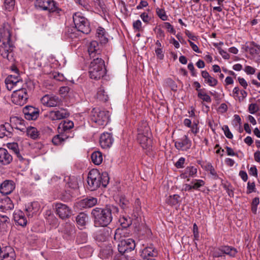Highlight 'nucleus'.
<instances>
[{"mask_svg":"<svg viewBox=\"0 0 260 260\" xmlns=\"http://www.w3.org/2000/svg\"><path fill=\"white\" fill-rule=\"evenodd\" d=\"M119 212L117 207L107 205L104 207H95L91 211V217L95 227H106L112 222L113 216Z\"/></svg>","mask_w":260,"mask_h":260,"instance_id":"obj_1","label":"nucleus"},{"mask_svg":"<svg viewBox=\"0 0 260 260\" xmlns=\"http://www.w3.org/2000/svg\"><path fill=\"white\" fill-rule=\"evenodd\" d=\"M109 181V177L107 172L101 173L97 169H92L89 171L87 179V188L90 191L96 190L102 185L105 187Z\"/></svg>","mask_w":260,"mask_h":260,"instance_id":"obj_2","label":"nucleus"},{"mask_svg":"<svg viewBox=\"0 0 260 260\" xmlns=\"http://www.w3.org/2000/svg\"><path fill=\"white\" fill-rule=\"evenodd\" d=\"M151 134L150 128L146 121L139 123L137 128V141L143 149L146 152L152 150Z\"/></svg>","mask_w":260,"mask_h":260,"instance_id":"obj_3","label":"nucleus"},{"mask_svg":"<svg viewBox=\"0 0 260 260\" xmlns=\"http://www.w3.org/2000/svg\"><path fill=\"white\" fill-rule=\"evenodd\" d=\"M50 183L54 186H56L57 187L58 186L60 189L64 187L63 190L67 192H68L69 194L71 193L70 190H69V188L76 189L78 188L77 179L74 176H67L63 179L57 176H54L51 178Z\"/></svg>","mask_w":260,"mask_h":260,"instance_id":"obj_4","label":"nucleus"},{"mask_svg":"<svg viewBox=\"0 0 260 260\" xmlns=\"http://www.w3.org/2000/svg\"><path fill=\"white\" fill-rule=\"evenodd\" d=\"M88 73L90 78L94 80L103 77L106 73L104 60L100 57L94 58L90 64Z\"/></svg>","mask_w":260,"mask_h":260,"instance_id":"obj_5","label":"nucleus"},{"mask_svg":"<svg viewBox=\"0 0 260 260\" xmlns=\"http://www.w3.org/2000/svg\"><path fill=\"white\" fill-rule=\"evenodd\" d=\"M90 117L92 122L98 126H104L108 123L110 114L108 111L95 108L91 110Z\"/></svg>","mask_w":260,"mask_h":260,"instance_id":"obj_6","label":"nucleus"},{"mask_svg":"<svg viewBox=\"0 0 260 260\" xmlns=\"http://www.w3.org/2000/svg\"><path fill=\"white\" fill-rule=\"evenodd\" d=\"M35 6L37 9L49 13H56L59 14L62 11L58 3L54 0H36Z\"/></svg>","mask_w":260,"mask_h":260,"instance_id":"obj_7","label":"nucleus"},{"mask_svg":"<svg viewBox=\"0 0 260 260\" xmlns=\"http://www.w3.org/2000/svg\"><path fill=\"white\" fill-rule=\"evenodd\" d=\"M73 22L77 30L85 34L90 31V26L88 20L79 12L75 13L73 16Z\"/></svg>","mask_w":260,"mask_h":260,"instance_id":"obj_8","label":"nucleus"},{"mask_svg":"<svg viewBox=\"0 0 260 260\" xmlns=\"http://www.w3.org/2000/svg\"><path fill=\"white\" fill-rule=\"evenodd\" d=\"M26 85L15 89L12 94V102L17 105L22 106L26 103L28 99Z\"/></svg>","mask_w":260,"mask_h":260,"instance_id":"obj_9","label":"nucleus"},{"mask_svg":"<svg viewBox=\"0 0 260 260\" xmlns=\"http://www.w3.org/2000/svg\"><path fill=\"white\" fill-rule=\"evenodd\" d=\"M6 86L9 90H11L14 88L18 89L25 85L23 81L18 74L9 75L5 81Z\"/></svg>","mask_w":260,"mask_h":260,"instance_id":"obj_10","label":"nucleus"},{"mask_svg":"<svg viewBox=\"0 0 260 260\" xmlns=\"http://www.w3.org/2000/svg\"><path fill=\"white\" fill-rule=\"evenodd\" d=\"M41 103L47 107H59L61 105V99L57 95L47 94L41 99Z\"/></svg>","mask_w":260,"mask_h":260,"instance_id":"obj_11","label":"nucleus"},{"mask_svg":"<svg viewBox=\"0 0 260 260\" xmlns=\"http://www.w3.org/2000/svg\"><path fill=\"white\" fill-rule=\"evenodd\" d=\"M136 246L135 241L132 239H127L118 244V250L121 254H124L133 250Z\"/></svg>","mask_w":260,"mask_h":260,"instance_id":"obj_12","label":"nucleus"},{"mask_svg":"<svg viewBox=\"0 0 260 260\" xmlns=\"http://www.w3.org/2000/svg\"><path fill=\"white\" fill-rule=\"evenodd\" d=\"M191 141L184 135L175 142V147L178 150L186 151L191 148Z\"/></svg>","mask_w":260,"mask_h":260,"instance_id":"obj_13","label":"nucleus"},{"mask_svg":"<svg viewBox=\"0 0 260 260\" xmlns=\"http://www.w3.org/2000/svg\"><path fill=\"white\" fill-rule=\"evenodd\" d=\"M39 110L34 107L26 106L23 109L25 119L28 120H35L39 116Z\"/></svg>","mask_w":260,"mask_h":260,"instance_id":"obj_14","label":"nucleus"},{"mask_svg":"<svg viewBox=\"0 0 260 260\" xmlns=\"http://www.w3.org/2000/svg\"><path fill=\"white\" fill-rule=\"evenodd\" d=\"M56 213L61 219L68 218L71 214V209L66 205L61 203H55Z\"/></svg>","mask_w":260,"mask_h":260,"instance_id":"obj_15","label":"nucleus"},{"mask_svg":"<svg viewBox=\"0 0 260 260\" xmlns=\"http://www.w3.org/2000/svg\"><path fill=\"white\" fill-rule=\"evenodd\" d=\"M157 255V250L153 245L146 246L140 251V256L143 259L154 258Z\"/></svg>","mask_w":260,"mask_h":260,"instance_id":"obj_16","label":"nucleus"},{"mask_svg":"<svg viewBox=\"0 0 260 260\" xmlns=\"http://www.w3.org/2000/svg\"><path fill=\"white\" fill-rule=\"evenodd\" d=\"M69 113L68 111L64 109L61 108L58 110H52L50 111L47 116L49 119L54 121L57 120H60L68 117Z\"/></svg>","mask_w":260,"mask_h":260,"instance_id":"obj_17","label":"nucleus"},{"mask_svg":"<svg viewBox=\"0 0 260 260\" xmlns=\"http://www.w3.org/2000/svg\"><path fill=\"white\" fill-rule=\"evenodd\" d=\"M114 142V139L111 133H103L100 139V144L102 148L107 149L110 148Z\"/></svg>","mask_w":260,"mask_h":260,"instance_id":"obj_18","label":"nucleus"},{"mask_svg":"<svg viewBox=\"0 0 260 260\" xmlns=\"http://www.w3.org/2000/svg\"><path fill=\"white\" fill-rule=\"evenodd\" d=\"M13 219L15 224L22 227L25 226L27 223V219L23 212L21 210H15L13 213Z\"/></svg>","mask_w":260,"mask_h":260,"instance_id":"obj_19","label":"nucleus"},{"mask_svg":"<svg viewBox=\"0 0 260 260\" xmlns=\"http://www.w3.org/2000/svg\"><path fill=\"white\" fill-rule=\"evenodd\" d=\"M98 204V199L94 197H88L79 201L77 205L81 209L91 208Z\"/></svg>","mask_w":260,"mask_h":260,"instance_id":"obj_20","label":"nucleus"},{"mask_svg":"<svg viewBox=\"0 0 260 260\" xmlns=\"http://www.w3.org/2000/svg\"><path fill=\"white\" fill-rule=\"evenodd\" d=\"M249 52L253 59L258 63H260V46L254 42H251L248 47Z\"/></svg>","mask_w":260,"mask_h":260,"instance_id":"obj_21","label":"nucleus"},{"mask_svg":"<svg viewBox=\"0 0 260 260\" xmlns=\"http://www.w3.org/2000/svg\"><path fill=\"white\" fill-rule=\"evenodd\" d=\"M111 232V229H103L99 230L95 233L94 239L98 242H105L108 240Z\"/></svg>","mask_w":260,"mask_h":260,"instance_id":"obj_22","label":"nucleus"},{"mask_svg":"<svg viewBox=\"0 0 260 260\" xmlns=\"http://www.w3.org/2000/svg\"><path fill=\"white\" fill-rule=\"evenodd\" d=\"M15 185L12 180H5L0 185V192L3 194L11 193L15 189Z\"/></svg>","mask_w":260,"mask_h":260,"instance_id":"obj_23","label":"nucleus"},{"mask_svg":"<svg viewBox=\"0 0 260 260\" xmlns=\"http://www.w3.org/2000/svg\"><path fill=\"white\" fill-rule=\"evenodd\" d=\"M88 52L90 58H96L100 56L101 51L97 41H93L89 43L88 47Z\"/></svg>","mask_w":260,"mask_h":260,"instance_id":"obj_24","label":"nucleus"},{"mask_svg":"<svg viewBox=\"0 0 260 260\" xmlns=\"http://www.w3.org/2000/svg\"><path fill=\"white\" fill-rule=\"evenodd\" d=\"M40 208V204L38 202L28 203L25 206V211L27 212L28 217H32L34 215L37 214Z\"/></svg>","mask_w":260,"mask_h":260,"instance_id":"obj_25","label":"nucleus"},{"mask_svg":"<svg viewBox=\"0 0 260 260\" xmlns=\"http://www.w3.org/2000/svg\"><path fill=\"white\" fill-rule=\"evenodd\" d=\"M12 160V156L6 149L0 148V162L2 165H7L10 164Z\"/></svg>","mask_w":260,"mask_h":260,"instance_id":"obj_26","label":"nucleus"},{"mask_svg":"<svg viewBox=\"0 0 260 260\" xmlns=\"http://www.w3.org/2000/svg\"><path fill=\"white\" fill-rule=\"evenodd\" d=\"M63 237L67 239H70L75 237V228L74 224L66 223L63 230Z\"/></svg>","mask_w":260,"mask_h":260,"instance_id":"obj_27","label":"nucleus"},{"mask_svg":"<svg viewBox=\"0 0 260 260\" xmlns=\"http://www.w3.org/2000/svg\"><path fill=\"white\" fill-rule=\"evenodd\" d=\"M14 208V204L11 200L8 197H5L2 200L0 209L3 212H7Z\"/></svg>","mask_w":260,"mask_h":260,"instance_id":"obj_28","label":"nucleus"},{"mask_svg":"<svg viewBox=\"0 0 260 260\" xmlns=\"http://www.w3.org/2000/svg\"><path fill=\"white\" fill-rule=\"evenodd\" d=\"M74 127V123L72 121L66 120L61 122L58 126V129L59 133L64 134Z\"/></svg>","mask_w":260,"mask_h":260,"instance_id":"obj_29","label":"nucleus"},{"mask_svg":"<svg viewBox=\"0 0 260 260\" xmlns=\"http://www.w3.org/2000/svg\"><path fill=\"white\" fill-rule=\"evenodd\" d=\"M202 76L205 79V82L210 86H215L218 83L217 79L210 75L207 71H202Z\"/></svg>","mask_w":260,"mask_h":260,"instance_id":"obj_30","label":"nucleus"},{"mask_svg":"<svg viewBox=\"0 0 260 260\" xmlns=\"http://www.w3.org/2000/svg\"><path fill=\"white\" fill-rule=\"evenodd\" d=\"M197 174V168L193 166L187 167L184 172L181 174L182 178L185 179L189 177H194Z\"/></svg>","mask_w":260,"mask_h":260,"instance_id":"obj_31","label":"nucleus"},{"mask_svg":"<svg viewBox=\"0 0 260 260\" xmlns=\"http://www.w3.org/2000/svg\"><path fill=\"white\" fill-rule=\"evenodd\" d=\"M87 215L83 212L80 213L76 217V220L79 228L83 229L87 222Z\"/></svg>","mask_w":260,"mask_h":260,"instance_id":"obj_32","label":"nucleus"},{"mask_svg":"<svg viewBox=\"0 0 260 260\" xmlns=\"http://www.w3.org/2000/svg\"><path fill=\"white\" fill-rule=\"evenodd\" d=\"M219 250L223 253L224 254L228 255L231 257H235L238 252L237 250L235 248L228 245L219 247Z\"/></svg>","mask_w":260,"mask_h":260,"instance_id":"obj_33","label":"nucleus"},{"mask_svg":"<svg viewBox=\"0 0 260 260\" xmlns=\"http://www.w3.org/2000/svg\"><path fill=\"white\" fill-rule=\"evenodd\" d=\"M96 37L99 39L101 43L105 44L108 42L106 31L105 29L102 27H99L97 28Z\"/></svg>","mask_w":260,"mask_h":260,"instance_id":"obj_34","label":"nucleus"},{"mask_svg":"<svg viewBox=\"0 0 260 260\" xmlns=\"http://www.w3.org/2000/svg\"><path fill=\"white\" fill-rule=\"evenodd\" d=\"M125 232L122 229H117L114 232V240L116 242L121 243L122 241H125Z\"/></svg>","mask_w":260,"mask_h":260,"instance_id":"obj_35","label":"nucleus"},{"mask_svg":"<svg viewBox=\"0 0 260 260\" xmlns=\"http://www.w3.org/2000/svg\"><path fill=\"white\" fill-rule=\"evenodd\" d=\"M91 159L94 165H99L102 162L103 154L99 151H94L91 155Z\"/></svg>","mask_w":260,"mask_h":260,"instance_id":"obj_36","label":"nucleus"},{"mask_svg":"<svg viewBox=\"0 0 260 260\" xmlns=\"http://www.w3.org/2000/svg\"><path fill=\"white\" fill-rule=\"evenodd\" d=\"M66 134L60 133L54 136L52 140V143L55 145H58L62 144L63 142L68 138Z\"/></svg>","mask_w":260,"mask_h":260,"instance_id":"obj_37","label":"nucleus"},{"mask_svg":"<svg viewBox=\"0 0 260 260\" xmlns=\"http://www.w3.org/2000/svg\"><path fill=\"white\" fill-rule=\"evenodd\" d=\"M96 98L99 101L104 102L108 100V95L105 91V90L103 87H100V88H98L96 93Z\"/></svg>","mask_w":260,"mask_h":260,"instance_id":"obj_38","label":"nucleus"},{"mask_svg":"<svg viewBox=\"0 0 260 260\" xmlns=\"http://www.w3.org/2000/svg\"><path fill=\"white\" fill-rule=\"evenodd\" d=\"M180 196L178 194L170 196L166 200L167 203L170 206H176L179 204Z\"/></svg>","mask_w":260,"mask_h":260,"instance_id":"obj_39","label":"nucleus"},{"mask_svg":"<svg viewBox=\"0 0 260 260\" xmlns=\"http://www.w3.org/2000/svg\"><path fill=\"white\" fill-rule=\"evenodd\" d=\"M113 253V250L111 246L106 247L101 249L100 255L102 258H108Z\"/></svg>","mask_w":260,"mask_h":260,"instance_id":"obj_40","label":"nucleus"},{"mask_svg":"<svg viewBox=\"0 0 260 260\" xmlns=\"http://www.w3.org/2000/svg\"><path fill=\"white\" fill-rule=\"evenodd\" d=\"M8 147L10 149L13 151L15 154L16 155L17 157L20 160H22L23 159V157L20 154L18 145L17 143H13L9 144Z\"/></svg>","mask_w":260,"mask_h":260,"instance_id":"obj_41","label":"nucleus"},{"mask_svg":"<svg viewBox=\"0 0 260 260\" xmlns=\"http://www.w3.org/2000/svg\"><path fill=\"white\" fill-rule=\"evenodd\" d=\"M11 133L7 129L5 125H0V138H3L5 137H11Z\"/></svg>","mask_w":260,"mask_h":260,"instance_id":"obj_42","label":"nucleus"},{"mask_svg":"<svg viewBox=\"0 0 260 260\" xmlns=\"http://www.w3.org/2000/svg\"><path fill=\"white\" fill-rule=\"evenodd\" d=\"M27 134L32 139H36L39 136L37 129L34 127H30L27 129Z\"/></svg>","mask_w":260,"mask_h":260,"instance_id":"obj_43","label":"nucleus"},{"mask_svg":"<svg viewBox=\"0 0 260 260\" xmlns=\"http://www.w3.org/2000/svg\"><path fill=\"white\" fill-rule=\"evenodd\" d=\"M191 184L192 185L193 189L198 190L199 188L204 186L205 182L202 179H193Z\"/></svg>","mask_w":260,"mask_h":260,"instance_id":"obj_44","label":"nucleus"},{"mask_svg":"<svg viewBox=\"0 0 260 260\" xmlns=\"http://www.w3.org/2000/svg\"><path fill=\"white\" fill-rule=\"evenodd\" d=\"M206 170L207 171L209 172L210 175L212 176V178L213 179L216 180L219 178L216 173V171H215L211 164L208 163L207 165Z\"/></svg>","mask_w":260,"mask_h":260,"instance_id":"obj_45","label":"nucleus"},{"mask_svg":"<svg viewBox=\"0 0 260 260\" xmlns=\"http://www.w3.org/2000/svg\"><path fill=\"white\" fill-rule=\"evenodd\" d=\"M119 222L122 228H126L131 225L132 221L131 219L128 217H122L119 219Z\"/></svg>","mask_w":260,"mask_h":260,"instance_id":"obj_46","label":"nucleus"},{"mask_svg":"<svg viewBox=\"0 0 260 260\" xmlns=\"http://www.w3.org/2000/svg\"><path fill=\"white\" fill-rule=\"evenodd\" d=\"M156 13L158 17L162 20H167L168 17L166 15V12L164 9L157 8L156 9Z\"/></svg>","mask_w":260,"mask_h":260,"instance_id":"obj_47","label":"nucleus"},{"mask_svg":"<svg viewBox=\"0 0 260 260\" xmlns=\"http://www.w3.org/2000/svg\"><path fill=\"white\" fill-rule=\"evenodd\" d=\"M15 254L13 250L10 249V251L5 252L2 256V260H15Z\"/></svg>","mask_w":260,"mask_h":260,"instance_id":"obj_48","label":"nucleus"},{"mask_svg":"<svg viewBox=\"0 0 260 260\" xmlns=\"http://www.w3.org/2000/svg\"><path fill=\"white\" fill-rule=\"evenodd\" d=\"M15 5V0H5L4 7L6 10L11 11L13 10Z\"/></svg>","mask_w":260,"mask_h":260,"instance_id":"obj_49","label":"nucleus"},{"mask_svg":"<svg viewBox=\"0 0 260 260\" xmlns=\"http://www.w3.org/2000/svg\"><path fill=\"white\" fill-rule=\"evenodd\" d=\"M87 240V234L85 233H80L77 236V241L79 243H85Z\"/></svg>","mask_w":260,"mask_h":260,"instance_id":"obj_50","label":"nucleus"},{"mask_svg":"<svg viewBox=\"0 0 260 260\" xmlns=\"http://www.w3.org/2000/svg\"><path fill=\"white\" fill-rule=\"evenodd\" d=\"M259 204V198H254L251 202V211L253 213L256 214L257 211V207Z\"/></svg>","mask_w":260,"mask_h":260,"instance_id":"obj_51","label":"nucleus"},{"mask_svg":"<svg viewBox=\"0 0 260 260\" xmlns=\"http://www.w3.org/2000/svg\"><path fill=\"white\" fill-rule=\"evenodd\" d=\"M198 96L200 99L204 101H205L207 103L211 102L212 100L210 96L206 93L200 91L198 92Z\"/></svg>","mask_w":260,"mask_h":260,"instance_id":"obj_52","label":"nucleus"},{"mask_svg":"<svg viewBox=\"0 0 260 260\" xmlns=\"http://www.w3.org/2000/svg\"><path fill=\"white\" fill-rule=\"evenodd\" d=\"M222 129L224 131L225 136L229 139H232L233 138L232 133L230 131V129L228 125H224L222 127Z\"/></svg>","mask_w":260,"mask_h":260,"instance_id":"obj_53","label":"nucleus"},{"mask_svg":"<svg viewBox=\"0 0 260 260\" xmlns=\"http://www.w3.org/2000/svg\"><path fill=\"white\" fill-rule=\"evenodd\" d=\"M249 112L251 114H254L258 110V107L256 104L252 103L249 105Z\"/></svg>","mask_w":260,"mask_h":260,"instance_id":"obj_54","label":"nucleus"},{"mask_svg":"<svg viewBox=\"0 0 260 260\" xmlns=\"http://www.w3.org/2000/svg\"><path fill=\"white\" fill-rule=\"evenodd\" d=\"M193 233L194 240H199V233L198 230V227L196 223H194L193 225Z\"/></svg>","mask_w":260,"mask_h":260,"instance_id":"obj_55","label":"nucleus"},{"mask_svg":"<svg viewBox=\"0 0 260 260\" xmlns=\"http://www.w3.org/2000/svg\"><path fill=\"white\" fill-rule=\"evenodd\" d=\"M256 69L251 66H246L244 69V72L247 75H253L255 72Z\"/></svg>","mask_w":260,"mask_h":260,"instance_id":"obj_56","label":"nucleus"},{"mask_svg":"<svg viewBox=\"0 0 260 260\" xmlns=\"http://www.w3.org/2000/svg\"><path fill=\"white\" fill-rule=\"evenodd\" d=\"M247 193H250L252 192H254L255 190V185L254 182H248L247 183Z\"/></svg>","mask_w":260,"mask_h":260,"instance_id":"obj_57","label":"nucleus"},{"mask_svg":"<svg viewBox=\"0 0 260 260\" xmlns=\"http://www.w3.org/2000/svg\"><path fill=\"white\" fill-rule=\"evenodd\" d=\"M53 78L59 81H63L65 80V77L63 75L58 72H54L53 74Z\"/></svg>","mask_w":260,"mask_h":260,"instance_id":"obj_58","label":"nucleus"},{"mask_svg":"<svg viewBox=\"0 0 260 260\" xmlns=\"http://www.w3.org/2000/svg\"><path fill=\"white\" fill-rule=\"evenodd\" d=\"M133 28L137 31H140L142 28V22L140 20H137L133 22Z\"/></svg>","mask_w":260,"mask_h":260,"instance_id":"obj_59","label":"nucleus"},{"mask_svg":"<svg viewBox=\"0 0 260 260\" xmlns=\"http://www.w3.org/2000/svg\"><path fill=\"white\" fill-rule=\"evenodd\" d=\"M140 17L145 23H148L151 20V17L146 13H143L140 15Z\"/></svg>","mask_w":260,"mask_h":260,"instance_id":"obj_60","label":"nucleus"},{"mask_svg":"<svg viewBox=\"0 0 260 260\" xmlns=\"http://www.w3.org/2000/svg\"><path fill=\"white\" fill-rule=\"evenodd\" d=\"M185 160V159L184 157H180L176 162L175 166L178 169L184 168Z\"/></svg>","mask_w":260,"mask_h":260,"instance_id":"obj_61","label":"nucleus"},{"mask_svg":"<svg viewBox=\"0 0 260 260\" xmlns=\"http://www.w3.org/2000/svg\"><path fill=\"white\" fill-rule=\"evenodd\" d=\"M164 25L165 27L166 28V29H167L168 31L169 32L172 33L173 34H175L176 31L174 28L173 26L169 22H165Z\"/></svg>","mask_w":260,"mask_h":260,"instance_id":"obj_62","label":"nucleus"},{"mask_svg":"<svg viewBox=\"0 0 260 260\" xmlns=\"http://www.w3.org/2000/svg\"><path fill=\"white\" fill-rule=\"evenodd\" d=\"M155 52L156 56L159 59H162L164 57V54L162 48H156Z\"/></svg>","mask_w":260,"mask_h":260,"instance_id":"obj_63","label":"nucleus"},{"mask_svg":"<svg viewBox=\"0 0 260 260\" xmlns=\"http://www.w3.org/2000/svg\"><path fill=\"white\" fill-rule=\"evenodd\" d=\"M75 3L83 7L85 9L88 10L89 5L85 0H75Z\"/></svg>","mask_w":260,"mask_h":260,"instance_id":"obj_64","label":"nucleus"}]
</instances>
